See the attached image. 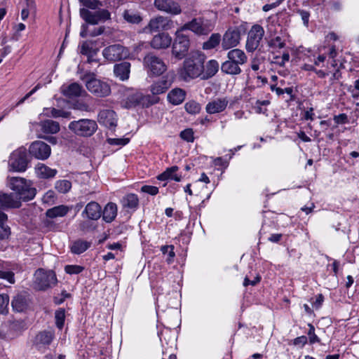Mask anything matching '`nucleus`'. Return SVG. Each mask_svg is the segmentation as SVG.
<instances>
[{
  "instance_id": "f03ea898",
  "label": "nucleus",
  "mask_w": 359,
  "mask_h": 359,
  "mask_svg": "<svg viewBox=\"0 0 359 359\" xmlns=\"http://www.w3.org/2000/svg\"><path fill=\"white\" fill-rule=\"evenodd\" d=\"M8 186L15 191V196L18 198L20 202L22 200H32L36 194V189L33 187L32 182L22 177H8Z\"/></svg>"
},
{
  "instance_id": "8fccbe9b",
  "label": "nucleus",
  "mask_w": 359,
  "mask_h": 359,
  "mask_svg": "<svg viewBox=\"0 0 359 359\" xmlns=\"http://www.w3.org/2000/svg\"><path fill=\"white\" fill-rule=\"evenodd\" d=\"M0 279L6 280L11 284H14L15 273L12 271L0 269Z\"/></svg>"
},
{
  "instance_id": "20e7f679",
  "label": "nucleus",
  "mask_w": 359,
  "mask_h": 359,
  "mask_svg": "<svg viewBox=\"0 0 359 359\" xmlns=\"http://www.w3.org/2000/svg\"><path fill=\"white\" fill-rule=\"evenodd\" d=\"M34 287L36 290L46 291L57 283L56 274L53 270L38 269L34 274Z\"/></svg>"
},
{
  "instance_id": "5701e85b",
  "label": "nucleus",
  "mask_w": 359,
  "mask_h": 359,
  "mask_svg": "<svg viewBox=\"0 0 359 359\" xmlns=\"http://www.w3.org/2000/svg\"><path fill=\"white\" fill-rule=\"evenodd\" d=\"M171 83L170 80L163 76L151 85L150 91L154 95L163 93L170 87Z\"/></svg>"
},
{
  "instance_id": "cd10ccee",
  "label": "nucleus",
  "mask_w": 359,
  "mask_h": 359,
  "mask_svg": "<svg viewBox=\"0 0 359 359\" xmlns=\"http://www.w3.org/2000/svg\"><path fill=\"white\" fill-rule=\"evenodd\" d=\"M186 97L184 90L176 88L170 90L168 94V101L174 105H178L184 102Z\"/></svg>"
},
{
  "instance_id": "e2e57ef3",
  "label": "nucleus",
  "mask_w": 359,
  "mask_h": 359,
  "mask_svg": "<svg viewBox=\"0 0 359 359\" xmlns=\"http://www.w3.org/2000/svg\"><path fill=\"white\" fill-rule=\"evenodd\" d=\"M334 72L330 79V85L334 84L337 81L341 79V72L339 67L334 68Z\"/></svg>"
},
{
  "instance_id": "1a4fd4ad",
  "label": "nucleus",
  "mask_w": 359,
  "mask_h": 359,
  "mask_svg": "<svg viewBox=\"0 0 359 359\" xmlns=\"http://www.w3.org/2000/svg\"><path fill=\"white\" fill-rule=\"evenodd\" d=\"M213 27L214 26L210 20L203 18H198L185 23L182 27V30H191L198 35H207L213 29Z\"/></svg>"
},
{
  "instance_id": "9b49d317",
  "label": "nucleus",
  "mask_w": 359,
  "mask_h": 359,
  "mask_svg": "<svg viewBox=\"0 0 359 359\" xmlns=\"http://www.w3.org/2000/svg\"><path fill=\"white\" fill-rule=\"evenodd\" d=\"M158 98L150 95H144L140 92H137L130 95L127 97L126 107L128 108L141 105L142 107H149V106L158 102Z\"/></svg>"
},
{
  "instance_id": "ea45409f",
  "label": "nucleus",
  "mask_w": 359,
  "mask_h": 359,
  "mask_svg": "<svg viewBox=\"0 0 359 359\" xmlns=\"http://www.w3.org/2000/svg\"><path fill=\"white\" fill-rule=\"evenodd\" d=\"M222 41L221 35L218 33L212 34L208 40L203 43V49L210 50L216 48Z\"/></svg>"
},
{
  "instance_id": "412c9836",
  "label": "nucleus",
  "mask_w": 359,
  "mask_h": 359,
  "mask_svg": "<svg viewBox=\"0 0 359 359\" xmlns=\"http://www.w3.org/2000/svg\"><path fill=\"white\" fill-rule=\"evenodd\" d=\"M61 92L64 96L69 98H74L81 96L86 91L83 87L77 83H72L68 86H62Z\"/></svg>"
},
{
  "instance_id": "de8ad7c7",
  "label": "nucleus",
  "mask_w": 359,
  "mask_h": 359,
  "mask_svg": "<svg viewBox=\"0 0 359 359\" xmlns=\"http://www.w3.org/2000/svg\"><path fill=\"white\" fill-rule=\"evenodd\" d=\"M184 108L187 112L191 114H198L201 109L200 104L194 100L187 102L184 105Z\"/></svg>"
},
{
  "instance_id": "052dcab7",
  "label": "nucleus",
  "mask_w": 359,
  "mask_h": 359,
  "mask_svg": "<svg viewBox=\"0 0 359 359\" xmlns=\"http://www.w3.org/2000/svg\"><path fill=\"white\" fill-rule=\"evenodd\" d=\"M141 191L151 196H155L158 193V188L154 186L144 185L142 187Z\"/></svg>"
},
{
  "instance_id": "39448f33",
  "label": "nucleus",
  "mask_w": 359,
  "mask_h": 359,
  "mask_svg": "<svg viewBox=\"0 0 359 359\" xmlns=\"http://www.w3.org/2000/svg\"><path fill=\"white\" fill-rule=\"evenodd\" d=\"M82 80L84 81L87 89L97 97H107L111 93L109 85L96 79L93 73H86L83 76Z\"/></svg>"
},
{
  "instance_id": "393cba45",
  "label": "nucleus",
  "mask_w": 359,
  "mask_h": 359,
  "mask_svg": "<svg viewBox=\"0 0 359 359\" xmlns=\"http://www.w3.org/2000/svg\"><path fill=\"white\" fill-rule=\"evenodd\" d=\"M227 58L239 66L245 64L248 61V56L245 52L238 48L229 50L227 53Z\"/></svg>"
},
{
  "instance_id": "49530a36",
  "label": "nucleus",
  "mask_w": 359,
  "mask_h": 359,
  "mask_svg": "<svg viewBox=\"0 0 359 359\" xmlns=\"http://www.w3.org/2000/svg\"><path fill=\"white\" fill-rule=\"evenodd\" d=\"M55 319L57 327L62 330L64 327L65 320V311L64 309H60L55 311Z\"/></svg>"
},
{
  "instance_id": "7c9ffc66",
  "label": "nucleus",
  "mask_w": 359,
  "mask_h": 359,
  "mask_svg": "<svg viewBox=\"0 0 359 359\" xmlns=\"http://www.w3.org/2000/svg\"><path fill=\"white\" fill-rule=\"evenodd\" d=\"M219 63L215 60H209L206 65L204 66V71L202 74V79H208L210 78H212L214 76L219 70Z\"/></svg>"
},
{
  "instance_id": "2eb2a0df",
  "label": "nucleus",
  "mask_w": 359,
  "mask_h": 359,
  "mask_svg": "<svg viewBox=\"0 0 359 359\" xmlns=\"http://www.w3.org/2000/svg\"><path fill=\"white\" fill-rule=\"evenodd\" d=\"M241 40V32L235 28L228 29L222 39V47L224 50H229L238 45Z\"/></svg>"
},
{
  "instance_id": "4468645a",
  "label": "nucleus",
  "mask_w": 359,
  "mask_h": 359,
  "mask_svg": "<svg viewBox=\"0 0 359 359\" xmlns=\"http://www.w3.org/2000/svg\"><path fill=\"white\" fill-rule=\"evenodd\" d=\"M102 55L107 60L115 62L125 58L128 55V50L120 44H114L105 48Z\"/></svg>"
},
{
  "instance_id": "a18cd8bd",
  "label": "nucleus",
  "mask_w": 359,
  "mask_h": 359,
  "mask_svg": "<svg viewBox=\"0 0 359 359\" xmlns=\"http://www.w3.org/2000/svg\"><path fill=\"white\" fill-rule=\"evenodd\" d=\"M123 18L127 22L133 24H138L142 21V18L139 14L130 11H126Z\"/></svg>"
},
{
  "instance_id": "72a5a7b5",
  "label": "nucleus",
  "mask_w": 359,
  "mask_h": 359,
  "mask_svg": "<svg viewBox=\"0 0 359 359\" xmlns=\"http://www.w3.org/2000/svg\"><path fill=\"white\" fill-rule=\"evenodd\" d=\"M221 70L223 73L230 75H238L242 72L239 65L229 59L222 64Z\"/></svg>"
},
{
  "instance_id": "4c0bfd02",
  "label": "nucleus",
  "mask_w": 359,
  "mask_h": 359,
  "mask_svg": "<svg viewBox=\"0 0 359 359\" xmlns=\"http://www.w3.org/2000/svg\"><path fill=\"white\" fill-rule=\"evenodd\" d=\"M69 212V208L66 205H58L48 209L46 215L49 218H55L57 217H64Z\"/></svg>"
},
{
  "instance_id": "6ab92c4d",
  "label": "nucleus",
  "mask_w": 359,
  "mask_h": 359,
  "mask_svg": "<svg viewBox=\"0 0 359 359\" xmlns=\"http://www.w3.org/2000/svg\"><path fill=\"white\" fill-rule=\"evenodd\" d=\"M228 103L229 101L226 97L213 100L207 104L205 107L206 112L210 114L220 113L225 110Z\"/></svg>"
},
{
  "instance_id": "13d9d810",
  "label": "nucleus",
  "mask_w": 359,
  "mask_h": 359,
  "mask_svg": "<svg viewBox=\"0 0 359 359\" xmlns=\"http://www.w3.org/2000/svg\"><path fill=\"white\" fill-rule=\"evenodd\" d=\"M309 330L308 332V335L309 336V342L313 344L316 342H320L319 337L315 334V327L314 326L309 323Z\"/></svg>"
},
{
  "instance_id": "37998d69",
  "label": "nucleus",
  "mask_w": 359,
  "mask_h": 359,
  "mask_svg": "<svg viewBox=\"0 0 359 359\" xmlns=\"http://www.w3.org/2000/svg\"><path fill=\"white\" fill-rule=\"evenodd\" d=\"M55 189L62 194L67 193L72 188V182L69 180H62L56 182Z\"/></svg>"
},
{
  "instance_id": "7ed1b4c3",
  "label": "nucleus",
  "mask_w": 359,
  "mask_h": 359,
  "mask_svg": "<svg viewBox=\"0 0 359 359\" xmlns=\"http://www.w3.org/2000/svg\"><path fill=\"white\" fill-rule=\"evenodd\" d=\"M69 130L75 135L82 137L93 136L98 128L97 122L90 118H81L69 123Z\"/></svg>"
},
{
  "instance_id": "473e14b6",
  "label": "nucleus",
  "mask_w": 359,
  "mask_h": 359,
  "mask_svg": "<svg viewBox=\"0 0 359 359\" xmlns=\"http://www.w3.org/2000/svg\"><path fill=\"white\" fill-rule=\"evenodd\" d=\"M121 204L124 208L136 210L139 205V198L135 194H128L121 199Z\"/></svg>"
},
{
  "instance_id": "e433bc0d",
  "label": "nucleus",
  "mask_w": 359,
  "mask_h": 359,
  "mask_svg": "<svg viewBox=\"0 0 359 359\" xmlns=\"http://www.w3.org/2000/svg\"><path fill=\"white\" fill-rule=\"evenodd\" d=\"M88 28L89 27L87 24H83L81 25V30L80 32L81 37L86 38L88 36H93V37L97 36L102 34L104 31V27H103V26H101L99 27H95L92 30H89Z\"/></svg>"
},
{
  "instance_id": "864d4df0",
  "label": "nucleus",
  "mask_w": 359,
  "mask_h": 359,
  "mask_svg": "<svg viewBox=\"0 0 359 359\" xmlns=\"http://www.w3.org/2000/svg\"><path fill=\"white\" fill-rule=\"evenodd\" d=\"M84 267L80 265H66L65 271L69 275L79 274L83 272Z\"/></svg>"
},
{
  "instance_id": "58836bf2",
  "label": "nucleus",
  "mask_w": 359,
  "mask_h": 359,
  "mask_svg": "<svg viewBox=\"0 0 359 359\" xmlns=\"http://www.w3.org/2000/svg\"><path fill=\"white\" fill-rule=\"evenodd\" d=\"M44 115H46L48 117H53V118H58V117H63L69 118H70L71 113L69 111H66L61 109H57L53 107L50 108H45L43 111Z\"/></svg>"
},
{
  "instance_id": "a19ab883",
  "label": "nucleus",
  "mask_w": 359,
  "mask_h": 359,
  "mask_svg": "<svg viewBox=\"0 0 359 359\" xmlns=\"http://www.w3.org/2000/svg\"><path fill=\"white\" fill-rule=\"evenodd\" d=\"M7 215L0 211V240L8 238L11 234V229L9 226H4V224L7 220Z\"/></svg>"
},
{
  "instance_id": "423d86ee",
  "label": "nucleus",
  "mask_w": 359,
  "mask_h": 359,
  "mask_svg": "<svg viewBox=\"0 0 359 359\" xmlns=\"http://www.w3.org/2000/svg\"><path fill=\"white\" fill-rule=\"evenodd\" d=\"M29 160L27 150L24 147H20L13 151L8 159V170L11 172H25L28 166Z\"/></svg>"
},
{
  "instance_id": "09e8293b",
  "label": "nucleus",
  "mask_w": 359,
  "mask_h": 359,
  "mask_svg": "<svg viewBox=\"0 0 359 359\" xmlns=\"http://www.w3.org/2000/svg\"><path fill=\"white\" fill-rule=\"evenodd\" d=\"M161 251L164 255L166 253L168 254V257L166 259L168 264H170L173 262L175 254L174 252V246L172 245L162 246L161 248Z\"/></svg>"
},
{
  "instance_id": "aec40b11",
  "label": "nucleus",
  "mask_w": 359,
  "mask_h": 359,
  "mask_svg": "<svg viewBox=\"0 0 359 359\" xmlns=\"http://www.w3.org/2000/svg\"><path fill=\"white\" fill-rule=\"evenodd\" d=\"M130 63L126 61L116 64L114 67L115 76L121 81H127L130 76Z\"/></svg>"
},
{
  "instance_id": "680f3d73",
  "label": "nucleus",
  "mask_w": 359,
  "mask_h": 359,
  "mask_svg": "<svg viewBox=\"0 0 359 359\" xmlns=\"http://www.w3.org/2000/svg\"><path fill=\"white\" fill-rule=\"evenodd\" d=\"M269 45L271 47L283 48L285 44L280 36H276L269 41Z\"/></svg>"
},
{
  "instance_id": "ddd939ff",
  "label": "nucleus",
  "mask_w": 359,
  "mask_h": 359,
  "mask_svg": "<svg viewBox=\"0 0 359 359\" xmlns=\"http://www.w3.org/2000/svg\"><path fill=\"white\" fill-rule=\"evenodd\" d=\"M29 153L32 157L43 161L50 156L51 149L46 142L38 140L30 144Z\"/></svg>"
},
{
  "instance_id": "5fc2aeb1",
  "label": "nucleus",
  "mask_w": 359,
  "mask_h": 359,
  "mask_svg": "<svg viewBox=\"0 0 359 359\" xmlns=\"http://www.w3.org/2000/svg\"><path fill=\"white\" fill-rule=\"evenodd\" d=\"M79 229L81 231L88 232L93 231L95 229V226L90 221L83 220L81 221L79 224Z\"/></svg>"
},
{
  "instance_id": "9d476101",
  "label": "nucleus",
  "mask_w": 359,
  "mask_h": 359,
  "mask_svg": "<svg viewBox=\"0 0 359 359\" xmlns=\"http://www.w3.org/2000/svg\"><path fill=\"white\" fill-rule=\"evenodd\" d=\"M264 35V29L259 25H254L248 34L245 48L248 52H254L259 47Z\"/></svg>"
},
{
  "instance_id": "3c124183",
  "label": "nucleus",
  "mask_w": 359,
  "mask_h": 359,
  "mask_svg": "<svg viewBox=\"0 0 359 359\" xmlns=\"http://www.w3.org/2000/svg\"><path fill=\"white\" fill-rule=\"evenodd\" d=\"M194 135V133L192 128H187L180 133V137L187 142H193L195 139Z\"/></svg>"
},
{
  "instance_id": "f704fd0d",
  "label": "nucleus",
  "mask_w": 359,
  "mask_h": 359,
  "mask_svg": "<svg viewBox=\"0 0 359 359\" xmlns=\"http://www.w3.org/2000/svg\"><path fill=\"white\" fill-rule=\"evenodd\" d=\"M97 49L93 48L91 41H84L81 46V53L88 57V62L95 61L93 57L97 54Z\"/></svg>"
},
{
  "instance_id": "69168bd1",
  "label": "nucleus",
  "mask_w": 359,
  "mask_h": 359,
  "mask_svg": "<svg viewBox=\"0 0 359 359\" xmlns=\"http://www.w3.org/2000/svg\"><path fill=\"white\" fill-rule=\"evenodd\" d=\"M337 53L335 46H332L330 48L329 56L330 58L332 59L330 65H331V67H334V68H335L337 66V61L334 60V57L337 56Z\"/></svg>"
},
{
  "instance_id": "f257e3e1",
  "label": "nucleus",
  "mask_w": 359,
  "mask_h": 359,
  "mask_svg": "<svg viewBox=\"0 0 359 359\" xmlns=\"http://www.w3.org/2000/svg\"><path fill=\"white\" fill-rule=\"evenodd\" d=\"M205 57L203 55L195 54L185 59L183 65L178 69L179 78L184 81L196 79L203 73Z\"/></svg>"
},
{
  "instance_id": "f3484780",
  "label": "nucleus",
  "mask_w": 359,
  "mask_h": 359,
  "mask_svg": "<svg viewBox=\"0 0 359 359\" xmlns=\"http://www.w3.org/2000/svg\"><path fill=\"white\" fill-rule=\"evenodd\" d=\"M154 6L158 11H163L171 15H178L182 12V9L179 4L170 0H155Z\"/></svg>"
},
{
  "instance_id": "6e6d98bb",
  "label": "nucleus",
  "mask_w": 359,
  "mask_h": 359,
  "mask_svg": "<svg viewBox=\"0 0 359 359\" xmlns=\"http://www.w3.org/2000/svg\"><path fill=\"white\" fill-rule=\"evenodd\" d=\"M8 303V295L6 294H0V313H4L6 312Z\"/></svg>"
},
{
  "instance_id": "6e6552de",
  "label": "nucleus",
  "mask_w": 359,
  "mask_h": 359,
  "mask_svg": "<svg viewBox=\"0 0 359 359\" xmlns=\"http://www.w3.org/2000/svg\"><path fill=\"white\" fill-rule=\"evenodd\" d=\"M80 17L86 22L85 24L98 25L111 18V13L107 9H98L94 11L85 8L79 10Z\"/></svg>"
},
{
  "instance_id": "603ef678",
  "label": "nucleus",
  "mask_w": 359,
  "mask_h": 359,
  "mask_svg": "<svg viewBox=\"0 0 359 359\" xmlns=\"http://www.w3.org/2000/svg\"><path fill=\"white\" fill-rule=\"evenodd\" d=\"M270 104V102L269 100H257L255 102V106L253 107V109H255V112L257 114H266L267 111L266 108H264V106H267Z\"/></svg>"
},
{
  "instance_id": "774afa93",
  "label": "nucleus",
  "mask_w": 359,
  "mask_h": 359,
  "mask_svg": "<svg viewBox=\"0 0 359 359\" xmlns=\"http://www.w3.org/2000/svg\"><path fill=\"white\" fill-rule=\"evenodd\" d=\"M323 302L324 296L322 294H318L316 296V300L312 302V305L316 309H318L323 305Z\"/></svg>"
},
{
  "instance_id": "c756f323",
  "label": "nucleus",
  "mask_w": 359,
  "mask_h": 359,
  "mask_svg": "<svg viewBox=\"0 0 359 359\" xmlns=\"http://www.w3.org/2000/svg\"><path fill=\"white\" fill-rule=\"evenodd\" d=\"M117 215V205L114 203H107L102 211V219L107 223L114 220Z\"/></svg>"
},
{
  "instance_id": "4d7b16f0",
  "label": "nucleus",
  "mask_w": 359,
  "mask_h": 359,
  "mask_svg": "<svg viewBox=\"0 0 359 359\" xmlns=\"http://www.w3.org/2000/svg\"><path fill=\"white\" fill-rule=\"evenodd\" d=\"M74 109L81 111L90 112L91 111V108L88 104L83 101H76L74 103Z\"/></svg>"
},
{
  "instance_id": "4be33fe9",
  "label": "nucleus",
  "mask_w": 359,
  "mask_h": 359,
  "mask_svg": "<svg viewBox=\"0 0 359 359\" xmlns=\"http://www.w3.org/2000/svg\"><path fill=\"white\" fill-rule=\"evenodd\" d=\"M171 41L172 39L169 34L162 32L153 37L151 41V46L156 49L166 48L170 45Z\"/></svg>"
},
{
  "instance_id": "0eeeda50",
  "label": "nucleus",
  "mask_w": 359,
  "mask_h": 359,
  "mask_svg": "<svg viewBox=\"0 0 359 359\" xmlns=\"http://www.w3.org/2000/svg\"><path fill=\"white\" fill-rule=\"evenodd\" d=\"M184 32L185 31L182 30V27L177 30L172 43V55L178 60H181L187 55L190 46L189 37Z\"/></svg>"
},
{
  "instance_id": "c9c22d12",
  "label": "nucleus",
  "mask_w": 359,
  "mask_h": 359,
  "mask_svg": "<svg viewBox=\"0 0 359 359\" xmlns=\"http://www.w3.org/2000/svg\"><path fill=\"white\" fill-rule=\"evenodd\" d=\"M90 247V243L78 239L74 241L70 247L71 252L75 255H80L84 252Z\"/></svg>"
},
{
  "instance_id": "f8f14e48",
  "label": "nucleus",
  "mask_w": 359,
  "mask_h": 359,
  "mask_svg": "<svg viewBox=\"0 0 359 359\" xmlns=\"http://www.w3.org/2000/svg\"><path fill=\"white\" fill-rule=\"evenodd\" d=\"M144 64L148 72L154 76H159L166 70L164 62L152 54H148L144 57Z\"/></svg>"
},
{
  "instance_id": "c03bdc74",
  "label": "nucleus",
  "mask_w": 359,
  "mask_h": 359,
  "mask_svg": "<svg viewBox=\"0 0 359 359\" xmlns=\"http://www.w3.org/2000/svg\"><path fill=\"white\" fill-rule=\"evenodd\" d=\"M79 2L88 10H98L103 6L102 2L99 0H79Z\"/></svg>"
},
{
  "instance_id": "a211bd4d",
  "label": "nucleus",
  "mask_w": 359,
  "mask_h": 359,
  "mask_svg": "<svg viewBox=\"0 0 359 359\" xmlns=\"http://www.w3.org/2000/svg\"><path fill=\"white\" fill-rule=\"evenodd\" d=\"M82 215H86L90 220H97L102 216V208L98 203L91 201L86 205Z\"/></svg>"
},
{
  "instance_id": "bf43d9fd",
  "label": "nucleus",
  "mask_w": 359,
  "mask_h": 359,
  "mask_svg": "<svg viewBox=\"0 0 359 359\" xmlns=\"http://www.w3.org/2000/svg\"><path fill=\"white\" fill-rule=\"evenodd\" d=\"M348 91L351 93V96L353 99L359 98V79L355 80L353 83V86H351L348 88Z\"/></svg>"
},
{
  "instance_id": "dca6fc26",
  "label": "nucleus",
  "mask_w": 359,
  "mask_h": 359,
  "mask_svg": "<svg viewBox=\"0 0 359 359\" xmlns=\"http://www.w3.org/2000/svg\"><path fill=\"white\" fill-rule=\"evenodd\" d=\"M98 122L110 130H114L117 125L116 112L111 109H103L100 111L97 115Z\"/></svg>"
},
{
  "instance_id": "c85d7f7f",
  "label": "nucleus",
  "mask_w": 359,
  "mask_h": 359,
  "mask_svg": "<svg viewBox=\"0 0 359 359\" xmlns=\"http://www.w3.org/2000/svg\"><path fill=\"white\" fill-rule=\"evenodd\" d=\"M35 169L37 176L42 179L53 178L57 173L56 169H52L43 163H39Z\"/></svg>"
},
{
  "instance_id": "0e129e2a",
  "label": "nucleus",
  "mask_w": 359,
  "mask_h": 359,
  "mask_svg": "<svg viewBox=\"0 0 359 359\" xmlns=\"http://www.w3.org/2000/svg\"><path fill=\"white\" fill-rule=\"evenodd\" d=\"M108 142L110 144L124 146L128 143L129 139L128 138H113V139H109Z\"/></svg>"
},
{
  "instance_id": "bb28decb",
  "label": "nucleus",
  "mask_w": 359,
  "mask_h": 359,
  "mask_svg": "<svg viewBox=\"0 0 359 359\" xmlns=\"http://www.w3.org/2000/svg\"><path fill=\"white\" fill-rule=\"evenodd\" d=\"M178 170L179 167L177 165L168 168L163 172L158 175L157 179L161 181L171 180L175 182H180L182 180V175L176 174Z\"/></svg>"
},
{
  "instance_id": "338daca9",
  "label": "nucleus",
  "mask_w": 359,
  "mask_h": 359,
  "mask_svg": "<svg viewBox=\"0 0 359 359\" xmlns=\"http://www.w3.org/2000/svg\"><path fill=\"white\" fill-rule=\"evenodd\" d=\"M297 13L300 15L302 20H303V22L304 25L308 26L310 13L307 11L304 10H298Z\"/></svg>"
},
{
  "instance_id": "a878e982",
  "label": "nucleus",
  "mask_w": 359,
  "mask_h": 359,
  "mask_svg": "<svg viewBox=\"0 0 359 359\" xmlns=\"http://www.w3.org/2000/svg\"><path fill=\"white\" fill-rule=\"evenodd\" d=\"M28 300L24 294H18L13 297L11 306L15 311L23 312L28 307Z\"/></svg>"
},
{
  "instance_id": "79ce46f5",
  "label": "nucleus",
  "mask_w": 359,
  "mask_h": 359,
  "mask_svg": "<svg viewBox=\"0 0 359 359\" xmlns=\"http://www.w3.org/2000/svg\"><path fill=\"white\" fill-rule=\"evenodd\" d=\"M53 334L49 331L39 332L36 337V341L43 345H50L53 339Z\"/></svg>"
},
{
  "instance_id": "2f4dec72",
  "label": "nucleus",
  "mask_w": 359,
  "mask_h": 359,
  "mask_svg": "<svg viewBox=\"0 0 359 359\" xmlns=\"http://www.w3.org/2000/svg\"><path fill=\"white\" fill-rule=\"evenodd\" d=\"M41 130L48 134H55L60 131V124L58 122L48 119L40 123Z\"/></svg>"
},
{
  "instance_id": "b1692460",
  "label": "nucleus",
  "mask_w": 359,
  "mask_h": 359,
  "mask_svg": "<svg viewBox=\"0 0 359 359\" xmlns=\"http://www.w3.org/2000/svg\"><path fill=\"white\" fill-rule=\"evenodd\" d=\"M170 20L168 18L158 16L150 20L148 28L151 32H157L168 28Z\"/></svg>"
}]
</instances>
